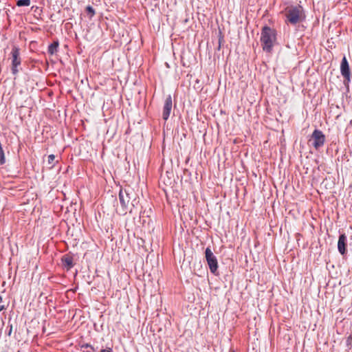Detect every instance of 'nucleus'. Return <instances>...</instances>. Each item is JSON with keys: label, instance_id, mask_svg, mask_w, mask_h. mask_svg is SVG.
<instances>
[{"label": "nucleus", "instance_id": "1a4fd4ad", "mask_svg": "<svg viewBox=\"0 0 352 352\" xmlns=\"http://www.w3.org/2000/svg\"><path fill=\"white\" fill-rule=\"evenodd\" d=\"M347 238L344 233L340 234L338 241V250L340 254L344 256L346 254Z\"/></svg>", "mask_w": 352, "mask_h": 352}, {"label": "nucleus", "instance_id": "2eb2a0df", "mask_svg": "<svg viewBox=\"0 0 352 352\" xmlns=\"http://www.w3.org/2000/svg\"><path fill=\"white\" fill-rule=\"evenodd\" d=\"M54 160H55L54 155L51 154V155H50L48 156V157H47V162H48L49 164H52V166H54Z\"/></svg>", "mask_w": 352, "mask_h": 352}, {"label": "nucleus", "instance_id": "a211bd4d", "mask_svg": "<svg viewBox=\"0 0 352 352\" xmlns=\"http://www.w3.org/2000/svg\"><path fill=\"white\" fill-rule=\"evenodd\" d=\"M12 330V325H10V329H9L8 333V336H10V335H11Z\"/></svg>", "mask_w": 352, "mask_h": 352}, {"label": "nucleus", "instance_id": "dca6fc26", "mask_svg": "<svg viewBox=\"0 0 352 352\" xmlns=\"http://www.w3.org/2000/svg\"><path fill=\"white\" fill-rule=\"evenodd\" d=\"M352 342V334H351L347 338H346V345L349 346L351 344Z\"/></svg>", "mask_w": 352, "mask_h": 352}, {"label": "nucleus", "instance_id": "6e6552de", "mask_svg": "<svg viewBox=\"0 0 352 352\" xmlns=\"http://www.w3.org/2000/svg\"><path fill=\"white\" fill-rule=\"evenodd\" d=\"M173 107V101H172V97L170 95H168L164 104L163 107V111H162V118L164 120H167L170 116L171 110Z\"/></svg>", "mask_w": 352, "mask_h": 352}, {"label": "nucleus", "instance_id": "39448f33", "mask_svg": "<svg viewBox=\"0 0 352 352\" xmlns=\"http://www.w3.org/2000/svg\"><path fill=\"white\" fill-rule=\"evenodd\" d=\"M205 257L208 265L210 271L214 275H219L218 272V261L217 257L212 252L210 247H207L205 250Z\"/></svg>", "mask_w": 352, "mask_h": 352}, {"label": "nucleus", "instance_id": "aec40b11", "mask_svg": "<svg viewBox=\"0 0 352 352\" xmlns=\"http://www.w3.org/2000/svg\"><path fill=\"white\" fill-rule=\"evenodd\" d=\"M95 351H91L90 349H87V350H83V352H94Z\"/></svg>", "mask_w": 352, "mask_h": 352}, {"label": "nucleus", "instance_id": "ddd939ff", "mask_svg": "<svg viewBox=\"0 0 352 352\" xmlns=\"http://www.w3.org/2000/svg\"><path fill=\"white\" fill-rule=\"evenodd\" d=\"M16 4L19 7L29 6L30 0H17Z\"/></svg>", "mask_w": 352, "mask_h": 352}, {"label": "nucleus", "instance_id": "7ed1b4c3", "mask_svg": "<svg viewBox=\"0 0 352 352\" xmlns=\"http://www.w3.org/2000/svg\"><path fill=\"white\" fill-rule=\"evenodd\" d=\"M285 22L292 25L303 22L305 14L303 8L300 6H291L285 8Z\"/></svg>", "mask_w": 352, "mask_h": 352}, {"label": "nucleus", "instance_id": "f8f14e48", "mask_svg": "<svg viewBox=\"0 0 352 352\" xmlns=\"http://www.w3.org/2000/svg\"><path fill=\"white\" fill-rule=\"evenodd\" d=\"M85 11L90 19L95 15V10L91 6H87L86 7Z\"/></svg>", "mask_w": 352, "mask_h": 352}, {"label": "nucleus", "instance_id": "4468645a", "mask_svg": "<svg viewBox=\"0 0 352 352\" xmlns=\"http://www.w3.org/2000/svg\"><path fill=\"white\" fill-rule=\"evenodd\" d=\"M79 346H80V350L82 351H83V350H86L87 349H90L91 351H95L94 347L93 346H91V344H87V343L79 344Z\"/></svg>", "mask_w": 352, "mask_h": 352}, {"label": "nucleus", "instance_id": "0eeeda50", "mask_svg": "<svg viewBox=\"0 0 352 352\" xmlns=\"http://www.w3.org/2000/svg\"><path fill=\"white\" fill-rule=\"evenodd\" d=\"M340 73L344 78V84L346 87H349L351 82V70L348 60L344 56L340 63Z\"/></svg>", "mask_w": 352, "mask_h": 352}, {"label": "nucleus", "instance_id": "9b49d317", "mask_svg": "<svg viewBox=\"0 0 352 352\" xmlns=\"http://www.w3.org/2000/svg\"><path fill=\"white\" fill-rule=\"evenodd\" d=\"M58 45H59V43H58V41H55L52 42L48 46L47 52L50 54L53 55L54 54H55L57 52V49L58 47Z\"/></svg>", "mask_w": 352, "mask_h": 352}, {"label": "nucleus", "instance_id": "20e7f679", "mask_svg": "<svg viewBox=\"0 0 352 352\" xmlns=\"http://www.w3.org/2000/svg\"><path fill=\"white\" fill-rule=\"evenodd\" d=\"M10 55H11L10 58L12 60V63H11L12 74L13 75L16 76L20 70L19 67L21 66V58L20 57L19 48L16 46H13L11 53H10Z\"/></svg>", "mask_w": 352, "mask_h": 352}, {"label": "nucleus", "instance_id": "6ab92c4d", "mask_svg": "<svg viewBox=\"0 0 352 352\" xmlns=\"http://www.w3.org/2000/svg\"><path fill=\"white\" fill-rule=\"evenodd\" d=\"M144 214H145V211H144L143 212H140V217H144Z\"/></svg>", "mask_w": 352, "mask_h": 352}, {"label": "nucleus", "instance_id": "f3484780", "mask_svg": "<svg viewBox=\"0 0 352 352\" xmlns=\"http://www.w3.org/2000/svg\"><path fill=\"white\" fill-rule=\"evenodd\" d=\"M100 352H113V350H112V349H111V348L108 347V348H107V349H102V350L100 351Z\"/></svg>", "mask_w": 352, "mask_h": 352}, {"label": "nucleus", "instance_id": "9d476101", "mask_svg": "<svg viewBox=\"0 0 352 352\" xmlns=\"http://www.w3.org/2000/svg\"><path fill=\"white\" fill-rule=\"evenodd\" d=\"M61 262L63 267L66 268L67 270H71L74 265L73 256L69 254L62 256Z\"/></svg>", "mask_w": 352, "mask_h": 352}, {"label": "nucleus", "instance_id": "412c9836", "mask_svg": "<svg viewBox=\"0 0 352 352\" xmlns=\"http://www.w3.org/2000/svg\"><path fill=\"white\" fill-rule=\"evenodd\" d=\"M5 306L4 305H0V311H3V309H5Z\"/></svg>", "mask_w": 352, "mask_h": 352}, {"label": "nucleus", "instance_id": "f03ea898", "mask_svg": "<svg viewBox=\"0 0 352 352\" xmlns=\"http://www.w3.org/2000/svg\"><path fill=\"white\" fill-rule=\"evenodd\" d=\"M277 32L267 25L262 28L261 31V43L263 51L270 53L276 41Z\"/></svg>", "mask_w": 352, "mask_h": 352}, {"label": "nucleus", "instance_id": "f257e3e1", "mask_svg": "<svg viewBox=\"0 0 352 352\" xmlns=\"http://www.w3.org/2000/svg\"><path fill=\"white\" fill-rule=\"evenodd\" d=\"M119 200L120 207L117 209V212L120 215H125L128 212L132 214L133 208L139 202L135 194L129 189H120Z\"/></svg>", "mask_w": 352, "mask_h": 352}, {"label": "nucleus", "instance_id": "423d86ee", "mask_svg": "<svg viewBox=\"0 0 352 352\" xmlns=\"http://www.w3.org/2000/svg\"><path fill=\"white\" fill-rule=\"evenodd\" d=\"M324 142L325 135L323 132L319 129H315L309 140V142H310L316 150L323 146Z\"/></svg>", "mask_w": 352, "mask_h": 352}]
</instances>
